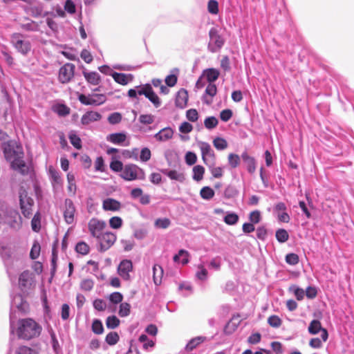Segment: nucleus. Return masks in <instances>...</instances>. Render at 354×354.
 I'll return each instance as SVG.
<instances>
[{
    "mask_svg": "<svg viewBox=\"0 0 354 354\" xmlns=\"http://www.w3.org/2000/svg\"><path fill=\"white\" fill-rule=\"evenodd\" d=\"M41 331V327L31 318L21 319L17 322L16 333L19 338L30 339L38 337Z\"/></svg>",
    "mask_w": 354,
    "mask_h": 354,
    "instance_id": "f257e3e1",
    "label": "nucleus"
},
{
    "mask_svg": "<svg viewBox=\"0 0 354 354\" xmlns=\"http://www.w3.org/2000/svg\"><path fill=\"white\" fill-rule=\"evenodd\" d=\"M4 153L6 158L11 162L14 169L18 170L22 174L28 173L29 168L22 160L23 152L20 147H17L15 149L12 145L8 144L4 147Z\"/></svg>",
    "mask_w": 354,
    "mask_h": 354,
    "instance_id": "f03ea898",
    "label": "nucleus"
},
{
    "mask_svg": "<svg viewBox=\"0 0 354 354\" xmlns=\"http://www.w3.org/2000/svg\"><path fill=\"white\" fill-rule=\"evenodd\" d=\"M125 180L131 181L136 179L143 180L145 178L144 170L134 164L126 165L120 174Z\"/></svg>",
    "mask_w": 354,
    "mask_h": 354,
    "instance_id": "7ed1b4c3",
    "label": "nucleus"
},
{
    "mask_svg": "<svg viewBox=\"0 0 354 354\" xmlns=\"http://www.w3.org/2000/svg\"><path fill=\"white\" fill-rule=\"evenodd\" d=\"M19 219H20V216L16 211H8L3 205L0 204V225L7 223L11 227H15V223Z\"/></svg>",
    "mask_w": 354,
    "mask_h": 354,
    "instance_id": "20e7f679",
    "label": "nucleus"
},
{
    "mask_svg": "<svg viewBox=\"0 0 354 354\" xmlns=\"http://www.w3.org/2000/svg\"><path fill=\"white\" fill-rule=\"evenodd\" d=\"M11 42L17 50L22 55H27L31 50L30 42L23 39L20 34H14Z\"/></svg>",
    "mask_w": 354,
    "mask_h": 354,
    "instance_id": "39448f33",
    "label": "nucleus"
},
{
    "mask_svg": "<svg viewBox=\"0 0 354 354\" xmlns=\"http://www.w3.org/2000/svg\"><path fill=\"white\" fill-rule=\"evenodd\" d=\"M209 36L208 50L212 53L218 51L224 44L223 39L218 34L217 30L214 28L210 29Z\"/></svg>",
    "mask_w": 354,
    "mask_h": 354,
    "instance_id": "423d86ee",
    "label": "nucleus"
},
{
    "mask_svg": "<svg viewBox=\"0 0 354 354\" xmlns=\"http://www.w3.org/2000/svg\"><path fill=\"white\" fill-rule=\"evenodd\" d=\"M219 72L214 69L210 68L207 70L205 73L201 76L196 83L198 87L203 86L201 84L202 82H207L208 83L206 88H216V86L213 82L218 78Z\"/></svg>",
    "mask_w": 354,
    "mask_h": 354,
    "instance_id": "0eeeda50",
    "label": "nucleus"
},
{
    "mask_svg": "<svg viewBox=\"0 0 354 354\" xmlns=\"http://www.w3.org/2000/svg\"><path fill=\"white\" fill-rule=\"evenodd\" d=\"M97 239L100 243V251L104 252L115 242L116 236L112 232H105L99 236Z\"/></svg>",
    "mask_w": 354,
    "mask_h": 354,
    "instance_id": "6e6552de",
    "label": "nucleus"
},
{
    "mask_svg": "<svg viewBox=\"0 0 354 354\" xmlns=\"http://www.w3.org/2000/svg\"><path fill=\"white\" fill-rule=\"evenodd\" d=\"M78 98L81 103L85 105L98 106L106 101V97L102 94H94L88 95L81 94L79 95Z\"/></svg>",
    "mask_w": 354,
    "mask_h": 354,
    "instance_id": "1a4fd4ad",
    "label": "nucleus"
},
{
    "mask_svg": "<svg viewBox=\"0 0 354 354\" xmlns=\"http://www.w3.org/2000/svg\"><path fill=\"white\" fill-rule=\"evenodd\" d=\"M106 225V224L104 221L95 218H91L88 224L91 234L96 239L102 234V231Z\"/></svg>",
    "mask_w": 354,
    "mask_h": 354,
    "instance_id": "9d476101",
    "label": "nucleus"
},
{
    "mask_svg": "<svg viewBox=\"0 0 354 354\" xmlns=\"http://www.w3.org/2000/svg\"><path fill=\"white\" fill-rule=\"evenodd\" d=\"M137 94L138 95H145L148 98L156 107L160 105V100L157 95L153 91V90H138V93L136 90H129L128 95L130 97H136Z\"/></svg>",
    "mask_w": 354,
    "mask_h": 354,
    "instance_id": "9b49d317",
    "label": "nucleus"
},
{
    "mask_svg": "<svg viewBox=\"0 0 354 354\" xmlns=\"http://www.w3.org/2000/svg\"><path fill=\"white\" fill-rule=\"evenodd\" d=\"M132 270L133 263L131 260L128 259L122 260L118 267V274L125 281L131 279L130 272Z\"/></svg>",
    "mask_w": 354,
    "mask_h": 354,
    "instance_id": "f8f14e48",
    "label": "nucleus"
},
{
    "mask_svg": "<svg viewBox=\"0 0 354 354\" xmlns=\"http://www.w3.org/2000/svg\"><path fill=\"white\" fill-rule=\"evenodd\" d=\"M75 65L67 63L60 68L59 79L62 83L68 82L74 75Z\"/></svg>",
    "mask_w": 354,
    "mask_h": 354,
    "instance_id": "ddd939ff",
    "label": "nucleus"
},
{
    "mask_svg": "<svg viewBox=\"0 0 354 354\" xmlns=\"http://www.w3.org/2000/svg\"><path fill=\"white\" fill-rule=\"evenodd\" d=\"M20 206L23 214L26 217H28L31 214L32 206L33 201L31 198L27 196L26 193L23 192L19 196Z\"/></svg>",
    "mask_w": 354,
    "mask_h": 354,
    "instance_id": "4468645a",
    "label": "nucleus"
},
{
    "mask_svg": "<svg viewBox=\"0 0 354 354\" xmlns=\"http://www.w3.org/2000/svg\"><path fill=\"white\" fill-rule=\"evenodd\" d=\"M308 330L311 335H316L320 331L322 333L321 337L323 342H326L328 339V334L326 329L322 327L321 323L318 320H313L310 323Z\"/></svg>",
    "mask_w": 354,
    "mask_h": 354,
    "instance_id": "2eb2a0df",
    "label": "nucleus"
},
{
    "mask_svg": "<svg viewBox=\"0 0 354 354\" xmlns=\"http://www.w3.org/2000/svg\"><path fill=\"white\" fill-rule=\"evenodd\" d=\"M75 207L71 200L66 199L65 201V210L64 216L66 222L71 224L74 220Z\"/></svg>",
    "mask_w": 354,
    "mask_h": 354,
    "instance_id": "dca6fc26",
    "label": "nucleus"
},
{
    "mask_svg": "<svg viewBox=\"0 0 354 354\" xmlns=\"http://www.w3.org/2000/svg\"><path fill=\"white\" fill-rule=\"evenodd\" d=\"M199 147L202 153V158L203 162L208 165L207 163V159L208 158H214V153L212 151L211 146L207 143L205 142H201L199 143Z\"/></svg>",
    "mask_w": 354,
    "mask_h": 354,
    "instance_id": "f3484780",
    "label": "nucleus"
},
{
    "mask_svg": "<svg viewBox=\"0 0 354 354\" xmlns=\"http://www.w3.org/2000/svg\"><path fill=\"white\" fill-rule=\"evenodd\" d=\"M111 76L117 83L122 86L127 85L133 79V76L131 74L119 73L116 72H113Z\"/></svg>",
    "mask_w": 354,
    "mask_h": 354,
    "instance_id": "a211bd4d",
    "label": "nucleus"
},
{
    "mask_svg": "<svg viewBox=\"0 0 354 354\" xmlns=\"http://www.w3.org/2000/svg\"><path fill=\"white\" fill-rule=\"evenodd\" d=\"M101 115L95 111H88L84 114L81 118V122L84 125H88L91 122L100 120Z\"/></svg>",
    "mask_w": 354,
    "mask_h": 354,
    "instance_id": "6ab92c4d",
    "label": "nucleus"
},
{
    "mask_svg": "<svg viewBox=\"0 0 354 354\" xmlns=\"http://www.w3.org/2000/svg\"><path fill=\"white\" fill-rule=\"evenodd\" d=\"M188 93L187 90H179L176 97V106L180 109H184L187 104Z\"/></svg>",
    "mask_w": 354,
    "mask_h": 354,
    "instance_id": "aec40b11",
    "label": "nucleus"
},
{
    "mask_svg": "<svg viewBox=\"0 0 354 354\" xmlns=\"http://www.w3.org/2000/svg\"><path fill=\"white\" fill-rule=\"evenodd\" d=\"M179 74L180 71L178 68L171 69L170 73L165 79L166 85L169 87H174L177 82Z\"/></svg>",
    "mask_w": 354,
    "mask_h": 354,
    "instance_id": "412c9836",
    "label": "nucleus"
},
{
    "mask_svg": "<svg viewBox=\"0 0 354 354\" xmlns=\"http://www.w3.org/2000/svg\"><path fill=\"white\" fill-rule=\"evenodd\" d=\"M102 207L106 211H118L120 209L121 204L113 198H106L103 201Z\"/></svg>",
    "mask_w": 354,
    "mask_h": 354,
    "instance_id": "4be33fe9",
    "label": "nucleus"
},
{
    "mask_svg": "<svg viewBox=\"0 0 354 354\" xmlns=\"http://www.w3.org/2000/svg\"><path fill=\"white\" fill-rule=\"evenodd\" d=\"M173 135V130L169 127H167L161 129L159 132L156 133L154 137L158 141L165 142L171 139Z\"/></svg>",
    "mask_w": 354,
    "mask_h": 354,
    "instance_id": "5701e85b",
    "label": "nucleus"
},
{
    "mask_svg": "<svg viewBox=\"0 0 354 354\" xmlns=\"http://www.w3.org/2000/svg\"><path fill=\"white\" fill-rule=\"evenodd\" d=\"M32 281V273L29 271L23 272L19 278V284L21 288H29Z\"/></svg>",
    "mask_w": 354,
    "mask_h": 354,
    "instance_id": "b1692460",
    "label": "nucleus"
},
{
    "mask_svg": "<svg viewBox=\"0 0 354 354\" xmlns=\"http://www.w3.org/2000/svg\"><path fill=\"white\" fill-rule=\"evenodd\" d=\"M107 140L116 145L122 144L127 139V136L123 133H115L109 135Z\"/></svg>",
    "mask_w": 354,
    "mask_h": 354,
    "instance_id": "393cba45",
    "label": "nucleus"
},
{
    "mask_svg": "<svg viewBox=\"0 0 354 354\" xmlns=\"http://www.w3.org/2000/svg\"><path fill=\"white\" fill-rule=\"evenodd\" d=\"M162 172L171 180L183 182L185 179L184 174L176 170H163Z\"/></svg>",
    "mask_w": 354,
    "mask_h": 354,
    "instance_id": "a878e982",
    "label": "nucleus"
},
{
    "mask_svg": "<svg viewBox=\"0 0 354 354\" xmlns=\"http://www.w3.org/2000/svg\"><path fill=\"white\" fill-rule=\"evenodd\" d=\"M241 158L246 163L248 171L250 173L254 172L256 169L254 159L250 157L247 153H243L241 155Z\"/></svg>",
    "mask_w": 354,
    "mask_h": 354,
    "instance_id": "bb28decb",
    "label": "nucleus"
},
{
    "mask_svg": "<svg viewBox=\"0 0 354 354\" xmlns=\"http://www.w3.org/2000/svg\"><path fill=\"white\" fill-rule=\"evenodd\" d=\"M239 317H232L230 321L226 324L224 332L226 334L232 333L238 327L239 324Z\"/></svg>",
    "mask_w": 354,
    "mask_h": 354,
    "instance_id": "cd10ccee",
    "label": "nucleus"
},
{
    "mask_svg": "<svg viewBox=\"0 0 354 354\" xmlns=\"http://www.w3.org/2000/svg\"><path fill=\"white\" fill-rule=\"evenodd\" d=\"M153 281L156 285H158L161 283V279L163 276V269L159 265H155L153 267Z\"/></svg>",
    "mask_w": 354,
    "mask_h": 354,
    "instance_id": "c85d7f7f",
    "label": "nucleus"
},
{
    "mask_svg": "<svg viewBox=\"0 0 354 354\" xmlns=\"http://www.w3.org/2000/svg\"><path fill=\"white\" fill-rule=\"evenodd\" d=\"M206 339L205 337L198 336L192 339L186 346V350L191 351L194 349L197 346L203 343Z\"/></svg>",
    "mask_w": 354,
    "mask_h": 354,
    "instance_id": "c756f323",
    "label": "nucleus"
},
{
    "mask_svg": "<svg viewBox=\"0 0 354 354\" xmlns=\"http://www.w3.org/2000/svg\"><path fill=\"white\" fill-rule=\"evenodd\" d=\"M86 80L93 85H97L100 82V75L96 72H83Z\"/></svg>",
    "mask_w": 354,
    "mask_h": 354,
    "instance_id": "7c9ffc66",
    "label": "nucleus"
},
{
    "mask_svg": "<svg viewBox=\"0 0 354 354\" xmlns=\"http://www.w3.org/2000/svg\"><path fill=\"white\" fill-rule=\"evenodd\" d=\"M193 179L196 181H200L203 178L205 169L201 165H196L193 167Z\"/></svg>",
    "mask_w": 354,
    "mask_h": 354,
    "instance_id": "2f4dec72",
    "label": "nucleus"
},
{
    "mask_svg": "<svg viewBox=\"0 0 354 354\" xmlns=\"http://www.w3.org/2000/svg\"><path fill=\"white\" fill-rule=\"evenodd\" d=\"M67 180H68V190L69 193L73 195L75 194L76 192V185H75V179L74 174L71 173H68L67 174Z\"/></svg>",
    "mask_w": 354,
    "mask_h": 354,
    "instance_id": "473e14b6",
    "label": "nucleus"
},
{
    "mask_svg": "<svg viewBox=\"0 0 354 354\" xmlns=\"http://www.w3.org/2000/svg\"><path fill=\"white\" fill-rule=\"evenodd\" d=\"M119 324L120 320L116 316L112 315L106 318V326L107 328L113 329L117 328L119 326Z\"/></svg>",
    "mask_w": 354,
    "mask_h": 354,
    "instance_id": "72a5a7b5",
    "label": "nucleus"
},
{
    "mask_svg": "<svg viewBox=\"0 0 354 354\" xmlns=\"http://www.w3.org/2000/svg\"><path fill=\"white\" fill-rule=\"evenodd\" d=\"M201 196L205 200H209L214 196V191L209 187H204L200 192Z\"/></svg>",
    "mask_w": 354,
    "mask_h": 354,
    "instance_id": "f704fd0d",
    "label": "nucleus"
},
{
    "mask_svg": "<svg viewBox=\"0 0 354 354\" xmlns=\"http://www.w3.org/2000/svg\"><path fill=\"white\" fill-rule=\"evenodd\" d=\"M131 311V306L128 303H121L120 305V309L118 312V315L122 317H124L128 316L130 314Z\"/></svg>",
    "mask_w": 354,
    "mask_h": 354,
    "instance_id": "c9c22d12",
    "label": "nucleus"
},
{
    "mask_svg": "<svg viewBox=\"0 0 354 354\" xmlns=\"http://www.w3.org/2000/svg\"><path fill=\"white\" fill-rule=\"evenodd\" d=\"M289 235L284 229H279L276 232V239L280 243H284L288 240Z\"/></svg>",
    "mask_w": 354,
    "mask_h": 354,
    "instance_id": "e433bc0d",
    "label": "nucleus"
},
{
    "mask_svg": "<svg viewBox=\"0 0 354 354\" xmlns=\"http://www.w3.org/2000/svg\"><path fill=\"white\" fill-rule=\"evenodd\" d=\"M189 255V252L187 250H180L178 252V254L174 257V261L176 262L179 260V258L180 257H183V259L182 260V263L183 265H185L189 262V259H188Z\"/></svg>",
    "mask_w": 354,
    "mask_h": 354,
    "instance_id": "4c0bfd02",
    "label": "nucleus"
},
{
    "mask_svg": "<svg viewBox=\"0 0 354 354\" xmlns=\"http://www.w3.org/2000/svg\"><path fill=\"white\" fill-rule=\"evenodd\" d=\"M94 282L91 279H84L80 283V288L84 291H90L93 289Z\"/></svg>",
    "mask_w": 354,
    "mask_h": 354,
    "instance_id": "58836bf2",
    "label": "nucleus"
},
{
    "mask_svg": "<svg viewBox=\"0 0 354 354\" xmlns=\"http://www.w3.org/2000/svg\"><path fill=\"white\" fill-rule=\"evenodd\" d=\"M218 120L214 116L207 118L204 121L205 127L208 129L215 128L218 124Z\"/></svg>",
    "mask_w": 354,
    "mask_h": 354,
    "instance_id": "ea45409f",
    "label": "nucleus"
},
{
    "mask_svg": "<svg viewBox=\"0 0 354 354\" xmlns=\"http://www.w3.org/2000/svg\"><path fill=\"white\" fill-rule=\"evenodd\" d=\"M214 146L218 150H223L227 148V141L221 138H216L213 141Z\"/></svg>",
    "mask_w": 354,
    "mask_h": 354,
    "instance_id": "a19ab883",
    "label": "nucleus"
},
{
    "mask_svg": "<svg viewBox=\"0 0 354 354\" xmlns=\"http://www.w3.org/2000/svg\"><path fill=\"white\" fill-rule=\"evenodd\" d=\"M239 221V216L235 213H229L224 217V221L227 225H234Z\"/></svg>",
    "mask_w": 354,
    "mask_h": 354,
    "instance_id": "79ce46f5",
    "label": "nucleus"
},
{
    "mask_svg": "<svg viewBox=\"0 0 354 354\" xmlns=\"http://www.w3.org/2000/svg\"><path fill=\"white\" fill-rule=\"evenodd\" d=\"M75 250L77 252L85 255L89 252V246L84 242H80L76 245Z\"/></svg>",
    "mask_w": 354,
    "mask_h": 354,
    "instance_id": "37998d69",
    "label": "nucleus"
},
{
    "mask_svg": "<svg viewBox=\"0 0 354 354\" xmlns=\"http://www.w3.org/2000/svg\"><path fill=\"white\" fill-rule=\"evenodd\" d=\"M170 221L167 218L156 219L154 225L156 227L160 229H166L170 225Z\"/></svg>",
    "mask_w": 354,
    "mask_h": 354,
    "instance_id": "c03bdc74",
    "label": "nucleus"
},
{
    "mask_svg": "<svg viewBox=\"0 0 354 354\" xmlns=\"http://www.w3.org/2000/svg\"><path fill=\"white\" fill-rule=\"evenodd\" d=\"M119 340V335L115 332H111L106 335V342L109 345L115 344Z\"/></svg>",
    "mask_w": 354,
    "mask_h": 354,
    "instance_id": "a18cd8bd",
    "label": "nucleus"
},
{
    "mask_svg": "<svg viewBox=\"0 0 354 354\" xmlns=\"http://www.w3.org/2000/svg\"><path fill=\"white\" fill-rule=\"evenodd\" d=\"M92 330L94 333L100 335L104 331L102 323L99 319H95L92 324Z\"/></svg>",
    "mask_w": 354,
    "mask_h": 354,
    "instance_id": "49530a36",
    "label": "nucleus"
},
{
    "mask_svg": "<svg viewBox=\"0 0 354 354\" xmlns=\"http://www.w3.org/2000/svg\"><path fill=\"white\" fill-rule=\"evenodd\" d=\"M212 176L215 178H220L223 176V168L221 167H215L212 165H207Z\"/></svg>",
    "mask_w": 354,
    "mask_h": 354,
    "instance_id": "de8ad7c7",
    "label": "nucleus"
},
{
    "mask_svg": "<svg viewBox=\"0 0 354 354\" xmlns=\"http://www.w3.org/2000/svg\"><path fill=\"white\" fill-rule=\"evenodd\" d=\"M54 111L61 116L67 115L70 113V109L64 104H59L55 106Z\"/></svg>",
    "mask_w": 354,
    "mask_h": 354,
    "instance_id": "09e8293b",
    "label": "nucleus"
},
{
    "mask_svg": "<svg viewBox=\"0 0 354 354\" xmlns=\"http://www.w3.org/2000/svg\"><path fill=\"white\" fill-rule=\"evenodd\" d=\"M69 140L71 143L77 149L82 148L81 139L75 133H71L69 134Z\"/></svg>",
    "mask_w": 354,
    "mask_h": 354,
    "instance_id": "8fccbe9b",
    "label": "nucleus"
},
{
    "mask_svg": "<svg viewBox=\"0 0 354 354\" xmlns=\"http://www.w3.org/2000/svg\"><path fill=\"white\" fill-rule=\"evenodd\" d=\"M15 354H38V353L33 348L26 346H21L17 348Z\"/></svg>",
    "mask_w": 354,
    "mask_h": 354,
    "instance_id": "3c124183",
    "label": "nucleus"
},
{
    "mask_svg": "<svg viewBox=\"0 0 354 354\" xmlns=\"http://www.w3.org/2000/svg\"><path fill=\"white\" fill-rule=\"evenodd\" d=\"M122 115L118 112H115L109 115L108 121L111 124H116L121 122Z\"/></svg>",
    "mask_w": 354,
    "mask_h": 354,
    "instance_id": "603ef678",
    "label": "nucleus"
},
{
    "mask_svg": "<svg viewBox=\"0 0 354 354\" xmlns=\"http://www.w3.org/2000/svg\"><path fill=\"white\" fill-rule=\"evenodd\" d=\"M109 225L113 229H119L122 225V220L119 216H113L109 219Z\"/></svg>",
    "mask_w": 354,
    "mask_h": 354,
    "instance_id": "864d4df0",
    "label": "nucleus"
},
{
    "mask_svg": "<svg viewBox=\"0 0 354 354\" xmlns=\"http://www.w3.org/2000/svg\"><path fill=\"white\" fill-rule=\"evenodd\" d=\"M281 319L277 315H272L268 317V323L274 328H278L281 325Z\"/></svg>",
    "mask_w": 354,
    "mask_h": 354,
    "instance_id": "5fc2aeb1",
    "label": "nucleus"
},
{
    "mask_svg": "<svg viewBox=\"0 0 354 354\" xmlns=\"http://www.w3.org/2000/svg\"><path fill=\"white\" fill-rule=\"evenodd\" d=\"M151 156V151L149 148L145 147L141 149L140 159L142 162H147Z\"/></svg>",
    "mask_w": 354,
    "mask_h": 354,
    "instance_id": "6e6d98bb",
    "label": "nucleus"
},
{
    "mask_svg": "<svg viewBox=\"0 0 354 354\" xmlns=\"http://www.w3.org/2000/svg\"><path fill=\"white\" fill-rule=\"evenodd\" d=\"M23 29L28 31H38L39 24L34 21L21 25Z\"/></svg>",
    "mask_w": 354,
    "mask_h": 354,
    "instance_id": "4d7b16f0",
    "label": "nucleus"
},
{
    "mask_svg": "<svg viewBox=\"0 0 354 354\" xmlns=\"http://www.w3.org/2000/svg\"><path fill=\"white\" fill-rule=\"evenodd\" d=\"M228 162L232 167L235 168L239 165L240 158L236 154L230 153L228 156Z\"/></svg>",
    "mask_w": 354,
    "mask_h": 354,
    "instance_id": "13d9d810",
    "label": "nucleus"
},
{
    "mask_svg": "<svg viewBox=\"0 0 354 354\" xmlns=\"http://www.w3.org/2000/svg\"><path fill=\"white\" fill-rule=\"evenodd\" d=\"M93 307L97 310L104 311L106 308V303L103 299H96L93 301Z\"/></svg>",
    "mask_w": 354,
    "mask_h": 354,
    "instance_id": "bf43d9fd",
    "label": "nucleus"
},
{
    "mask_svg": "<svg viewBox=\"0 0 354 354\" xmlns=\"http://www.w3.org/2000/svg\"><path fill=\"white\" fill-rule=\"evenodd\" d=\"M109 299L111 302L117 304L122 302L123 299V296L120 292H115L109 295Z\"/></svg>",
    "mask_w": 354,
    "mask_h": 354,
    "instance_id": "052dcab7",
    "label": "nucleus"
},
{
    "mask_svg": "<svg viewBox=\"0 0 354 354\" xmlns=\"http://www.w3.org/2000/svg\"><path fill=\"white\" fill-rule=\"evenodd\" d=\"M40 254V245L38 243H35L32 245L30 252V257L32 259H36Z\"/></svg>",
    "mask_w": 354,
    "mask_h": 354,
    "instance_id": "680f3d73",
    "label": "nucleus"
},
{
    "mask_svg": "<svg viewBox=\"0 0 354 354\" xmlns=\"http://www.w3.org/2000/svg\"><path fill=\"white\" fill-rule=\"evenodd\" d=\"M185 162L188 165H193L194 164L196 163V162L197 160L196 155L194 153L191 152V151H188L185 154Z\"/></svg>",
    "mask_w": 354,
    "mask_h": 354,
    "instance_id": "e2e57ef3",
    "label": "nucleus"
},
{
    "mask_svg": "<svg viewBox=\"0 0 354 354\" xmlns=\"http://www.w3.org/2000/svg\"><path fill=\"white\" fill-rule=\"evenodd\" d=\"M198 268L200 270V271L196 272V277L201 280H205L207 276V270L201 264L198 266Z\"/></svg>",
    "mask_w": 354,
    "mask_h": 354,
    "instance_id": "0e129e2a",
    "label": "nucleus"
},
{
    "mask_svg": "<svg viewBox=\"0 0 354 354\" xmlns=\"http://www.w3.org/2000/svg\"><path fill=\"white\" fill-rule=\"evenodd\" d=\"M286 261L290 265H296L299 262V257L294 253L288 254L286 257Z\"/></svg>",
    "mask_w": 354,
    "mask_h": 354,
    "instance_id": "69168bd1",
    "label": "nucleus"
},
{
    "mask_svg": "<svg viewBox=\"0 0 354 354\" xmlns=\"http://www.w3.org/2000/svg\"><path fill=\"white\" fill-rule=\"evenodd\" d=\"M122 155L127 158H134L136 160L138 159V149L134 148L131 151L129 150H123Z\"/></svg>",
    "mask_w": 354,
    "mask_h": 354,
    "instance_id": "338daca9",
    "label": "nucleus"
},
{
    "mask_svg": "<svg viewBox=\"0 0 354 354\" xmlns=\"http://www.w3.org/2000/svg\"><path fill=\"white\" fill-rule=\"evenodd\" d=\"M64 9L70 14L75 12V5L71 0H66L64 4Z\"/></svg>",
    "mask_w": 354,
    "mask_h": 354,
    "instance_id": "774afa93",
    "label": "nucleus"
}]
</instances>
